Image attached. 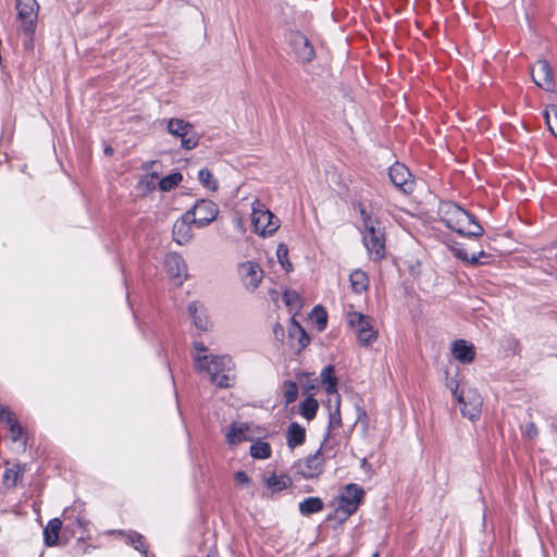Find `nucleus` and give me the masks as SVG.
I'll return each instance as SVG.
<instances>
[{"label":"nucleus","mask_w":557,"mask_h":557,"mask_svg":"<svg viewBox=\"0 0 557 557\" xmlns=\"http://www.w3.org/2000/svg\"><path fill=\"white\" fill-rule=\"evenodd\" d=\"M358 209L362 220V242L370 257L379 261L385 257V234L380 220L367 211L363 205L359 203Z\"/></svg>","instance_id":"nucleus-3"},{"label":"nucleus","mask_w":557,"mask_h":557,"mask_svg":"<svg viewBox=\"0 0 557 557\" xmlns=\"http://www.w3.org/2000/svg\"><path fill=\"white\" fill-rule=\"evenodd\" d=\"M198 180L206 188L210 190L218 189V183L214 180L213 174L208 169H201L198 172Z\"/></svg>","instance_id":"nucleus-36"},{"label":"nucleus","mask_w":557,"mask_h":557,"mask_svg":"<svg viewBox=\"0 0 557 557\" xmlns=\"http://www.w3.org/2000/svg\"><path fill=\"white\" fill-rule=\"evenodd\" d=\"M264 483L267 487L274 493L285 490L289 485L290 480L286 475H276L273 473L264 479Z\"/></svg>","instance_id":"nucleus-30"},{"label":"nucleus","mask_w":557,"mask_h":557,"mask_svg":"<svg viewBox=\"0 0 557 557\" xmlns=\"http://www.w3.org/2000/svg\"><path fill=\"white\" fill-rule=\"evenodd\" d=\"M295 329H297L298 332L300 333V337H299V341H298L300 347L301 348L306 347L309 344V342H310L308 335L306 334L305 330L299 324H297V323H295Z\"/></svg>","instance_id":"nucleus-40"},{"label":"nucleus","mask_w":557,"mask_h":557,"mask_svg":"<svg viewBox=\"0 0 557 557\" xmlns=\"http://www.w3.org/2000/svg\"><path fill=\"white\" fill-rule=\"evenodd\" d=\"M324 505L319 497H307L299 504V511L304 516H310L320 512Z\"/></svg>","instance_id":"nucleus-28"},{"label":"nucleus","mask_w":557,"mask_h":557,"mask_svg":"<svg viewBox=\"0 0 557 557\" xmlns=\"http://www.w3.org/2000/svg\"><path fill=\"white\" fill-rule=\"evenodd\" d=\"M0 421L8 424L12 442H18L22 438L23 428L8 408L0 409Z\"/></svg>","instance_id":"nucleus-18"},{"label":"nucleus","mask_w":557,"mask_h":557,"mask_svg":"<svg viewBox=\"0 0 557 557\" xmlns=\"http://www.w3.org/2000/svg\"><path fill=\"white\" fill-rule=\"evenodd\" d=\"M533 82L546 91L554 90V78L550 64L546 60H539L531 72Z\"/></svg>","instance_id":"nucleus-14"},{"label":"nucleus","mask_w":557,"mask_h":557,"mask_svg":"<svg viewBox=\"0 0 557 557\" xmlns=\"http://www.w3.org/2000/svg\"><path fill=\"white\" fill-rule=\"evenodd\" d=\"M446 386L450 389L456 400H458V395H460L458 381L453 377H446Z\"/></svg>","instance_id":"nucleus-39"},{"label":"nucleus","mask_w":557,"mask_h":557,"mask_svg":"<svg viewBox=\"0 0 557 557\" xmlns=\"http://www.w3.org/2000/svg\"><path fill=\"white\" fill-rule=\"evenodd\" d=\"M451 354L461 363H470L475 357L474 346L465 339H457L453 343Z\"/></svg>","instance_id":"nucleus-17"},{"label":"nucleus","mask_w":557,"mask_h":557,"mask_svg":"<svg viewBox=\"0 0 557 557\" xmlns=\"http://www.w3.org/2000/svg\"><path fill=\"white\" fill-rule=\"evenodd\" d=\"M194 126L182 120V119H170L168 122V132L175 136V137H182L184 135H189L193 131Z\"/></svg>","instance_id":"nucleus-26"},{"label":"nucleus","mask_w":557,"mask_h":557,"mask_svg":"<svg viewBox=\"0 0 557 557\" xmlns=\"http://www.w3.org/2000/svg\"><path fill=\"white\" fill-rule=\"evenodd\" d=\"M193 225L194 221L190 214L185 212L173 225L172 233L174 240L180 245L187 244L194 236Z\"/></svg>","instance_id":"nucleus-15"},{"label":"nucleus","mask_w":557,"mask_h":557,"mask_svg":"<svg viewBox=\"0 0 557 557\" xmlns=\"http://www.w3.org/2000/svg\"><path fill=\"white\" fill-rule=\"evenodd\" d=\"M164 268L171 277L180 281V284H182L183 280L187 276V265L185 260L176 252H171L165 256Z\"/></svg>","instance_id":"nucleus-16"},{"label":"nucleus","mask_w":557,"mask_h":557,"mask_svg":"<svg viewBox=\"0 0 557 557\" xmlns=\"http://www.w3.org/2000/svg\"><path fill=\"white\" fill-rule=\"evenodd\" d=\"M318 323L319 324H323V325L326 324V314H325L324 311H322V315L321 317H318Z\"/></svg>","instance_id":"nucleus-46"},{"label":"nucleus","mask_w":557,"mask_h":557,"mask_svg":"<svg viewBox=\"0 0 557 557\" xmlns=\"http://www.w3.org/2000/svg\"><path fill=\"white\" fill-rule=\"evenodd\" d=\"M82 505H73L63 510L62 517L64 520H73L66 528L77 527L82 530V533L86 532L88 521L82 515Z\"/></svg>","instance_id":"nucleus-19"},{"label":"nucleus","mask_w":557,"mask_h":557,"mask_svg":"<svg viewBox=\"0 0 557 557\" xmlns=\"http://www.w3.org/2000/svg\"><path fill=\"white\" fill-rule=\"evenodd\" d=\"M193 221L194 225L198 228L205 227L213 222L219 213L218 206L208 199L198 200L191 210L187 211Z\"/></svg>","instance_id":"nucleus-9"},{"label":"nucleus","mask_w":557,"mask_h":557,"mask_svg":"<svg viewBox=\"0 0 557 557\" xmlns=\"http://www.w3.org/2000/svg\"><path fill=\"white\" fill-rule=\"evenodd\" d=\"M484 256H485L484 251H480L478 256L472 255L471 257H469V260L467 262L470 264H478V263H480V257H484Z\"/></svg>","instance_id":"nucleus-44"},{"label":"nucleus","mask_w":557,"mask_h":557,"mask_svg":"<svg viewBox=\"0 0 557 557\" xmlns=\"http://www.w3.org/2000/svg\"><path fill=\"white\" fill-rule=\"evenodd\" d=\"M24 471V468L18 463L8 467L2 476L3 484L9 488L15 487L22 480Z\"/></svg>","instance_id":"nucleus-25"},{"label":"nucleus","mask_w":557,"mask_h":557,"mask_svg":"<svg viewBox=\"0 0 557 557\" xmlns=\"http://www.w3.org/2000/svg\"><path fill=\"white\" fill-rule=\"evenodd\" d=\"M104 152H106L107 154H111V153H112V149H111V148H106Z\"/></svg>","instance_id":"nucleus-47"},{"label":"nucleus","mask_w":557,"mask_h":557,"mask_svg":"<svg viewBox=\"0 0 557 557\" xmlns=\"http://www.w3.org/2000/svg\"><path fill=\"white\" fill-rule=\"evenodd\" d=\"M334 401H335V409L330 412L329 423H327V432L324 436V442L327 441V438L330 437V432L332 429H337L342 425V417H341V411H339V405H341L339 396H336V398H334Z\"/></svg>","instance_id":"nucleus-32"},{"label":"nucleus","mask_w":557,"mask_h":557,"mask_svg":"<svg viewBox=\"0 0 557 557\" xmlns=\"http://www.w3.org/2000/svg\"><path fill=\"white\" fill-rule=\"evenodd\" d=\"M438 215L441 221L450 230L466 237L483 235V227L472 214L451 201L440 203Z\"/></svg>","instance_id":"nucleus-2"},{"label":"nucleus","mask_w":557,"mask_h":557,"mask_svg":"<svg viewBox=\"0 0 557 557\" xmlns=\"http://www.w3.org/2000/svg\"><path fill=\"white\" fill-rule=\"evenodd\" d=\"M364 497V491L357 484L350 483L345 486L339 496L337 513L348 518L355 513Z\"/></svg>","instance_id":"nucleus-7"},{"label":"nucleus","mask_w":557,"mask_h":557,"mask_svg":"<svg viewBox=\"0 0 557 557\" xmlns=\"http://www.w3.org/2000/svg\"><path fill=\"white\" fill-rule=\"evenodd\" d=\"M289 44L298 62L309 63L313 60L315 55L314 48L304 34L299 32L292 33Z\"/></svg>","instance_id":"nucleus-12"},{"label":"nucleus","mask_w":557,"mask_h":557,"mask_svg":"<svg viewBox=\"0 0 557 557\" xmlns=\"http://www.w3.org/2000/svg\"><path fill=\"white\" fill-rule=\"evenodd\" d=\"M306 441V430L297 422H292L286 431V442L290 449L302 445Z\"/></svg>","instance_id":"nucleus-20"},{"label":"nucleus","mask_w":557,"mask_h":557,"mask_svg":"<svg viewBox=\"0 0 557 557\" xmlns=\"http://www.w3.org/2000/svg\"><path fill=\"white\" fill-rule=\"evenodd\" d=\"M319 404L312 396L306 397L299 406L300 414L307 419L312 420L318 411Z\"/></svg>","instance_id":"nucleus-31"},{"label":"nucleus","mask_w":557,"mask_h":557,"mask_svg":"<svg viewBox=\"0 0 557 557\" xmlns=\"http://www.w3.org/2000/svg\"><path fill=\"white\" fill-rule=\"evenodd\" d=\"M545 120L549 131L557 137V113L554 114V122L550 120L548 113L545 114Z\"/></svg>","instance_id":"nucleus-41"},{"label":"nucleus","mask_w":557,"mask_h":557,"mask_svg":"<svg viewBox=\"0 0 557 557\" xmlns=\"http://www.w3.org/2000/svg\"><path fill=\"white\" fill-rule=\"evenodd\" d=\"M283 395L286 405L293 404L298 397V385L294 381H285L283 385Z\"/></svg>","instance_id":"nucleus-35"},{"label":"nucleus","mask_w":557,"mask_h":557,"mask_svg":"<svg viewBox=\"0 0 557 557\" xmlns=\"http://www.w3.org/2000/svg\"><path fill=\"white\" fill-rule=\"evenodd\" d=\"M461 414L471 421L479 419L482 409V397L474 388L462 387L458 395Z\"/></svg>","instance_id":"nucleus-8"},{"label":"nucleus","mask_w":557,"mask_h":557,"mask_svg":"<svg viewBox=\"0 0 557 557\" xmlns=\"http://www.w3.org/2000/svg\"><path fill=\"white\" fill-rule=\"evenodd\" d=\"M183 175L180 172L171 173L162 177L159 182V188L162 191H170L182 182Z\"/></svg>","instance_id":"nucleus-33"},{"label":"nucleus","mask_w":557,"mask_h":557,"mask_svg":"<svg viewBox=\"0 0 557 557\" xmlns=\"http://www.w3.org/2000/svg\"><path fill=\"white\" fill-rule=\"evenodd\" d=\"M346 322L355 332L360 346L369 347L377 341L379 331L374 327L372 317L350 310L346 313Z\"/></svg>","instance_id":"nucleus-4"},{"label":"nucleus","mask_w":557,"mask_h":557,"mask_svg":"<svg viewBox=\"0 0 557 557\" xmlns=\"http://www.w3.org/2000/svg\"><path fill=\"white\" fill-rule=\"evenodd\" d=\"M181 138V145L186 150H191L197 147L199 137L196 134L184 135Z\"/></svg>","instance_id":"nucleus-38"},{"label":"nucleus","mask_w":557,"mask_h":557,"mask_svg":"<svg viewBox=\"0 0 557 557\" xmlns=\"http://www.w3.org/2000/svg\"><path fill=\"white\" fill-rule=\"evenodd\" d=\"M127 542L145 557H148L145 539L141 534L132 531L127 534Z\"/></svg>","instance_id":"nucleus-34"},{"label":"nucleus","mask_w":557,"mask_h":557,"mask_svg":"<svg viewBox=\"0 0 557 557\" xmlns=\"http://www.w3.org/2000/svg\"><path fill=\"white\" fill-rule=\"evenodd\" d=\"M349 281L351 284V288L355 293L361 294L369 288V277L368 274L362 270H355L350 276Z\"/></svg>","instance_id":"nucleus-27"},{"label":"nucleus","mask_w":557,"mask_h":557,"mask_svg":"<svg viewBox=\"0 0 557 557\" xmlns=\"http://www.w3.org/2000/svg\"><path fill=\"white\" fill-rule=\"evenodd\" d=\"M235 481L238 485H246L249 483L250 479L245 471H237L235 473Z\"/></svg>","instance_id":"nucleus-42"},{"label":"nucleus","mask_w":557,"mask_h":557,"mask_svg":"<svg viewBox=\"0 0 557 557\" xmlns=\"http://www.w3.org/2000/svg\"><path fill=\"white\" fill-rule=\"evenodd\" d=\"M322 383L324 385V389L330 397L336 398L339 396L337 393V379L334 375L333 366L325 367L321 372Z\"/></svg>","instance_id":"nucleus-23"},{"label":"nucleus","mask_w":557,"mask_h":557,"mask_svg":"<svg viewBox=\"0 0 557 557\" xmlns=\"http://www.w3.org/2000/svg\"><path fill=\"white\" fill-rule=\"evenodd\" d=\"M253 231L262 237L272 236L280 227V219L259 199L251 202Z\"/></svg>","instance_id":"nucleus-5"},{"label":"nucleus","mask_w":557,"mask_h":557,"mask_svg":"<svg viewBox=\"0 0 557 557\" xmlns=\"http://www.w3.org/2000/svg\"><path fill=\"white\" fill-rule=\"evenodd\" d=\"M15 8L22 30L32 37L36 29L39 4L36 0H16Z\"/></svg>","instance_id":"nucleus-6"},{"label":"nucleus","mask_w":557,"mask_h":557,"mask_svg":"<svg viewBox=\"0 0 557 557\" xmlns=\"http://www.w3.org/2000/svg\"><path fill=\"white\" fill-rule=\"evenodd\" d=\"M188 313L197 329L201 331H207L209 329V320L206 313V309L201 305L198 302L189 304Z\"/></svg>","instance_id":"nucleus-22"},{"label":"nucleus","mask_w":557,"mask_h":557,"mask_svg":"<svg viewBox=\"0 0 557 557\" xmlns=\"http://www.w3.org/2000/svg\"><path fill=\"white\" fill-rule=\"evenodd\" d=\"M276 256H277V259L281 263V265L286 270V271H292L293 269V265L292 263L288 261L287 257H288V248L286 245L284 244H280L277 246V250H276Z\"/></svg>","instance_id":"nucleus-37"},{"label":"nucleus","mask_w":557,"mask_h":557,"mask_svg":"<svg viewBox=\"0 0 557 557\" xmlns=\"http://www.w3.org/2000/svg\"><path fill=\"white\" fill-rule=\"evenodd\" d=\"M372 557H380L379 552H375V553L372 555Z\"/></svg>","instance_id":"nucleus-48"},{"label":"nucleus","mask_w":557,"mask_h":557,"mask_svg":"<svg viewBox=\"0 0 557 557\" xmlns=\"http://www.w3.org/2000/svg\"><path fill=\"white\" fill-rule=\"evenodd\" d=\"M194 348L198 352L197 355H202V352L207 351V347L200 342H196Z\"/></svg>","instance_id":"nucleus-45"},{"label":"nucleus","mask_w":557,"mask_h":557,"mask_svg":"<svg viewBox=\"0 0 557 557\" xmlns=\"http://www.w3.org/2000/svg\"><path fill=\"white\" fill-rule=\"evenodd\" d=\"M249 453L253 459H268L272 455V448L269 443L259 440L251 444Z\"/></svg>","instance_id":"nucleus-29"},{"label":"nucleus","mask_w":557,"mask_h":557,"mask_svg":"<svg viewBox=\"0 0 557 557\" xmlns=\"http://www.w3.org/2000/svg\"><path fill=\"white\" fill-rule=\"evenodd\" d=\"M62 528V521L59 518L51 519L44 530L45 544L54 546L59 541V533Z\"/></svg>","instance_id":"nucleus-24"},{"label":"nucleus","mask_w":557,"mask_h":557,"mask_svg":"<svg viewBox=\"0 0 557 557\" xmlns=\"http://www.w3.org/2000/svg\"><path fill=\"white\" fill-rule=\"evenodd\" d=\"M455 256H456L458 259H460V260H462V261H465V262H467V261L469 260V255H468V252H467V251H465V250H462V249H457V250L455 251Z\"/></svg>","instance_id":"nucleus-43"},{"label":"nucleus","mask_w":557,"mask_h":557,"mask_svg":"<svg viewBox=\"0 0 557 557\" xmlns=\"http://www.w3.org/2000/svg\"><path fill=\"white\" fill-rule=\"evenodd\" d=\"M195 366L199 371L207 372L216 387L228 388L235 383V363L227 355H196Z\"/></svg>","instance_id":"nucleus-1"},{"label":"nucleus","mask_w":557,"mask_h":557,"mask_svg":"<svg viewBox=\"0 0 557 557\" xmlns=\"http://www.w3.org/2000/svg\"><path fill=\"white\" fill-rule=\"evenodd\" d=\"M248 431L249 428L246 423H233L225 433L226 442L233 446L249 441Z\"/></svg>","instance_id":"nucleus-21"},{"label":"nucleus","mask_w":557,"mask_h":557,"mask_svg":"<svg viewBox=\"0 0 557 557\" xmlns=\"http://www.w3.org/2000/svg\"><path fill=\"white\" fill-rule=\"evenodd\" d=\"M388 176L393 185L405 194H410L414 189V181L408 168L399 162L389 166Z\"/></svg>","instance_id":"nucleus-11"},{"label":"nucleus","mask_w":557,"mask_h":557,"mask_svg":"<svg viewBox=\"0 0 557 557\" xmlns=\"http://www.w3.org/2000/svg\"><path fill=\"white\" fill-rule=\"evenodd\" d=\"M323 458L321 448L314 454L309 455L305 460H300L294 465L297 474L305 479L317 478L323 471Z\"/></svg>","instance_id":"nucleus-13"},{"label":"nucleus","mask_w":557,"mask_h":557,"mask_svg":"<svg viewBox=\"0 0 557 557\" xmlns=\"http://www.w3.org/2000/svg\"><path fill=\"white\" fill-rule=\"evenodd\" d=\"M238 276L245 288L249 292H255L262 278L263 270L259 263L255 261H245L238 264Z\"/></svg>","instance_id":"nucleus-10"}]
</instances>
